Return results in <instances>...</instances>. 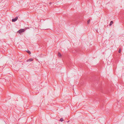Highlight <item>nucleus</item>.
I'll return each instance as SVG.
<instances>
[{
  "mask_svg": "<svg viewBox=\"0 0 124 124\" xmlns=\"http://www.w3.org/2000/svg\"><path fill=\"white\" fill-rule=\"evenodd\" d=\"M113 23V21H111L110 22V23L109 24V25L110 26H111V25L112 24V23Z\"/></svg>",
  "mask_w": 124,
  "mask_h": 124,
  "instance_id": "39448f33",
  "label": "nucleus"
},
{
  "mask_svg": "<svg viewBox=\"0 0 124 124\" xmlns=\"http://www.w3.org/2000/svg\"><path fill=\"white\" fill-rule=\"evenodd\" d=\"M18 19L17 17H16L14 19H13L12 20V21L13 22H15Z\"/></svg>",
  "mask_w": 124,
  "mask_h": 124,
  "instance_id": "f03ea898",
  "label": "nucleus"
},
{
  "mask_svg": "<svg viewBox=\"0 0 124 124\" xmlns=\"http://www.w3.org/2000/svg\"><path fill=\"white\" fill-rule=\"evenodd\" d=\"M26 51L29 54H31L30 51L29 50Z\"/></svg>",
  "mask_w": 124,
  "mask_h": 124,
  "instance_id": "423d86ee",
  "label": "nucleus"
},
{
  "mask_svg": "<svg viewBox=\"0 0 124 124\" xmlns=\"http://www.w3.org/2000/svg\"><path fill=\"white\" fill-rule=\"evenodd\" d=\"M119 53H120L121 52V50L120 49H119Z\"/></svg>",
  "mask_w": 124,
  "mask_h": 124,
  "instance_id": "1a4fd4ad",
  "label": "nucleus"
},
{
  "mask_svg": "<svg viewBox=\"0 0 124 124\" xmlns=\"http://www.w3.org/2000/svg\"><path fill=\"white\" fill-rule=\"evenodd\" d=\"M24 31L25 30L24 29H21L18 31V32L19 33H21L22 32H24Z\"/></svg>",
  "mask_w": 124,
  "mask_h": 124,
  "instance_id": "f257e3e1",
  "label": "nucleus"
},
{
  "mask_svg": "<svg viewBox=\"0 0 124 124\" xmlns=\"http://www.w3.org/2000/svg\"><path fill=\"white\" fill-rule=\"evenodd\" d=\"M58 55L59 57H61L62 56L61 54L60 53H58Z\"/></svg>",
  "mask_w": 124,
  "mask_h": 124,
  "instance_id": "20e7f679",
  "label": "nucleus"
},
{
  "mask_svg": "<svg viewBox=\"0 0 124 124\" xmlns=\"http://www.w3.org/2000/svg\"><path fill=\"white\" fill-rule=\"evenodd\" d=\"M90 22V20H88L87 21V23L88 24H89Z\"/></svg>",
  "mask_w": 124,
  "mask_h": 124,
  "instance_id": "6e6552de",
  "label": "nucleus"
},
{
  "mask_svg": "<svg viewBox=\"0 0 124 124\" xmlns=\"http://www.w3.org/2000/svg\"><path fill=\"white\" fill-rule=\"evenodd\" d=\"M60 121L61 122H62L63 121V119L62 118H61L60 119Z\"/></svg>",
  "mask_w": 124,
  "mask_h": 124,
  "instance_id": "0eeeda50",
  "label": "nucleus"
},
{
  "mask_svg": "<svg viewBox=\"0 0 124 124\" xmlns=\"http://www.w3.org/2000/svg\"><path fill=\"white\" fill-rule=\"evenodd\" d=\"M33 60L31 58L28 59L27 60V62L32 61Z\"/></svg>",
  "mask_w": 124,
  "mask_h": 124,
  "instance_id": "7ed1b4c3",
  "label": "nucleus"
}]
</instances>
